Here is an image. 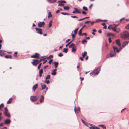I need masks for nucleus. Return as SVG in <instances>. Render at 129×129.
<instances>
[{
    "label": "nucleus",
    "instance_id": "58836bf2",
    "mask_svg": "<svg viewBox=\"0 0 129 129\" xmlns=\"http://www.w3.org/2000/svg\"><path fill=\"white\" fill-rule=\"evenodd\" d=\"M83 9L87 11L88 10V8H87L85 6H83Z\"/></svg>",
    "mask_w": 129,
    "mask_h": 129
},
{
    "label": "nucleus",
    "instance_id": "f8f14e48",
    "mask_svg": "<svg viewBox=\"0 0 129 129\" xmlns=\"http://www.w3.org/2000/svg\"><path fill=\"white\" fill-rule=\"evenodd\" d=\"M39 55H40L39 54L37 53H36L35 55L31 56V57L33 58H38L39 57Z\"/></svg>",
    "mask_w": 129,
    "mask_h": 129
},
{
    "label": "nucleus",
    "instance_id": "6e6d98bb",
    "mask_svg": "<svg viewBox=\"0 0 129 129\" xmlns=\"http://www.w3.org/2000/svg\"><path fill=\"white\" fill-rule=\"evenodd\" d=\"M17 52H16L14 53V55H13V56L14 57H15L16 56V55H17Z\"/></svg>",
    "mask_w": 129,
    "mask_h": 129
},
{
    "label": "nucleus",
    "instance_id": "72a5a7b5",
    "mask_svg": "<svg viewBox=\"0 0 129 129\" xmlns=\"http://www.w3.org/2000/svg\"><path fill=\"white\" fill-rule=\"evenodd\" d=\"M68 51V49L67 48H64L63 50V51L65 53H66Z\"/></svg>",
    "mask_w": 129,
    "mask_h": 129
},
{
    "label": "nucleus",
    "instance_id": "2eb2a0df",
    "mask_svg": "<svg viewBox=\"0 0 129 129\" xmlns=\"http://www.w3.org/2000/svg\"><path fill=\"white\" fill-rule=\"evenodd\" d=\"M39 76L40 77H41L42 75V74L43 73V69H41L39 71Z\"/></svg>",
    "mask_w": 129,
    "mask_h": 129
},
{
    "label": "nucleus",
    "instance_id": "c756f323",
    "mask_svg": "<svg viewBox=\"0 0 129 129\" xmlns=\"http://www.w3.org/2000/svg\"><path fill=\"white\" fill-rule=\"evenodd\" d=\"M48 18H49L50 17H52V15H51V12H49L48 13Z\"/></svg>",
    "mask_w": 129,
    "mask_h": 129
},
{
    "label": "nucleus",
    "instance_id": "9b49d317",
    "mask_svg": "<svg viewBox=\"0 0 129 129\" xmlns=\"http://www.w3.org/2000/svg\"><path fill=\"white\" fill-rule=\"evenodd\" d=\"M33 62H31L32 64L34 66H36L37 64H38V60H33Z\"/></svg>",
    "mask_w": 129,
    "mask_h": 129
},
{
    "label": "nucleus",
    "instance_id": "8fccbe9b",
    "mask_svg": "<svg viewBox=\"0 0 129 129\" xmlns=\"http://www.w3.org/2000/svg\"><path fill=\"white\" fill-rule=\"evenodd\" d=\"M109 41L110 43H111V42L112 41L111 40V39L110 37H109L108 38Z\"/></svg>",
    "mask_w": 129,
    "mask_h": 129
},
{
    "label": "nucleus",
    "instance_id": "7c9ffc66",
    "mask_svg": "<svg viewBox=\"0 0 129 129\" xmlns=\"http://www.w3.org/2000/svg\"><path fill=\"white\" fill-rule=\"evenodd\" d=\"M99 126H101L103 129H106V127L104 125H100Z\"/></svg>",
    "mask_w": 129,
    "mask_h": 129
},
{
    "label": "nucleus",
    "instance_id": "e2e57ef3",
    "mask_svg": "<svg viewBox=\"0 0 129 129\" xmlns=\"http://www.w3.org/2000/svg\"><path fill=\"white\" fill-rule=\"evenodd\" d=\"M111 27H111L110 26H108V29H109V30H110V29H111Z\"/></svg>",
    "mask_w": 129,
    "mask_h": 129
},
{
    "label": "nucleus",
    "instance_id": "37998d69",
    "mask_svg": "<svg viewBox=\"0 0 129 129\" xmlns=\"http://www.w3.org/2000/svg\"><path fill=\"white\" fill-rule=\"evenodd\" d=\"M78 28H77L75 29L74 31V33L75 34H76L77 33V31L78 30Z\"/></svg>",
    "mask_w": 129,
    "mask_h": 129
},
{
    "label": "nucleus",
    "instance_id": "7ed1b4c3",
    "mask_svg": "<svg viewBox=\"0 0 129 129\" xmlns=\"http://www.w3.org/2000/svg\"><path fill=\"white\" fill-rule=\"evenodd\" d=\"M114 25L115 26L114 27H112L111 28V29L117 33H119L121 31V30L120 28H117L118 26V25H116L114 24Z\"/></svg>",
    "mask_w": 129,
    "mask_h": 129
},
{
    "label": "nucleus",
    "instance_id": "473e14b6",
    "mask_svg": "<svg viewBox=\"0 0 129 129\" xmlns=\"http://www.w3.org/2000/svg\"><path fill=\"white\" fill-rule=\"evenodd\" d=\"M48 1L50 3H52L56 2L57 0H48Z\"/></svg>",
    "mask_w": 129,
    "mask_h": 129
},
{
    "label": "nucleus",
    "instance_id": "c85d7f7f",
    "mask_svg": "<svg viewBox=\"0 0 129 129\" xmlns=\"http://www.w3.org/2000/svg\"><path fill=\"white\" fill-rule=\"evenodd\" d=\"M82 28H81L79 31L78 34L79 36H80L82 35Z\"/></svg>",
    "mask_w": 129,
    "mask_h": 129
},
{
    "label": "nucleus",
    "instance_id": "de8ad7c7",
    "mask_svg": "<svg viewBox=\"0 0 129 129\" xmlns=\"http://www.w3.org/2000/svg\"><path fill=\"white\" fill-rule=\"evenodd\" d=\"M63 56V55L62 53H60L59 54H58V56L59 57H62Z\"/></svg>",
    "mask_w": 129,
    "mask_h": 129
},
{
    "label": "nucleus",
    "instance_id": "49530a36",
    "mask_svg": "<svg viewBox=\"0 0 129 129\" xmlns=\"http://www.w3.org/2000/svg\"><path fill=\"white\" fill-rule=\"evenodd\" d=\"M42 65V63H40V64H39V65L38 66V69H39L40 68V67H41V65Z\"/></svg>",
    "mask_w": 129,
    "mask_h": 129
},
{
    "label": "nucleus",
    "instance_id": "1a4fd4ad",
    "mask_svg": "<svg viewBox=\"0 0 129 129\" xmlns=\"http://www.w3.org/2000/svg\"><path fill=\"white\" fill-rule=\"evenodd\" d=\"M45 24L44 22H39L38 24V26L39 27H44Z\"/></svg>",
    "mask_w": 129,
    "mask_h": 129
},
{
    "label": "nucleus",
    "instance_id": "bb28decb",
    "mask_svg": "<svg viewBox=\"0 0 129 129\" xmlns=\"http://www.w3.org/2000/svg\"><path fill=\"white\" fill-rule=\"evenodd\" d=\"M52 21L51 20L50 21L49 24V28H50L52 26Z\"/></svg>",
    "mask_w": 129,
    "mask_h": 129
},
{
    "label": "nucleus",
    "instance_id": "603ef678",
    "mask_svg": "<svg viewBox=\"0 0 129 129\" xmlns=\"http://www.w3.org/2000/svg\"><path fill=\"white\" fill-rule=\"evenodd\" d=\"M71 18H78L76 16H71Z\"/></svg>",
    "mask_w": 129,
    "mask_h": 129
},
{
    "label": "nucleus",
    "instance_id": "4d7b16f0",
    "mask_svg": "<svg viewBox=\"0 0 129 129\" xmlns=\"http://www.w3.org/2000/svg\"><path fill=\"white\" fill-rule=\"evenodd\" d=\"M72 36L73 38H75V35L74 34H72Z\"/></svg>",
    "mask_w": 129,
    "mask_h": 129
},
{
    "label": "nucleus",
    "instance_id": "f704fd0d",
    "mask_svg": "<svg viewBox=\"0 0 129 129\" xmlns=\"http://www.w3.org/2000/svg\"><path fill=\"white\" fill-rule=\"evenodd\" d=\"M63 8L65 10H68L69 9V7L68 6H64Z\"/></svg>",
    "mask_w": 129,
    "mask_h": 129
},
{
    "label": "nucleus",
    "instance_id": "39448f33",
    "mask_svg": "<svg viewBox=\"0 0 129 129\" xmlns=\"http://www.w3.org/2000/svg\"><path fill=\"white\" fill-rule=\"evenodd\" d=\"M72 47V52H75L76 50V47L75 46V45L73 44L72 43L69 46V48H70Z\"/></svg>",
    "mask_w": 129,
    "mask_h": 129
},
{
    "label": "nucleus",
    "instance_id": "5701e85b",
    "mask_svg": "<svg viewBox=\"0 0 129 129\" xmlns=\"http://www.w3.org/2000/svg\"><path fill=\"white\" fill-rule=\"evenodd\" d=\"M12 98H10L9 100L7 101V104H9L10 103L12 102Z\"/></svg>",
    "mask_w": 129,
    "mask_h": 129
},
{
    "label": "nucleus",
    "instance_id": "a18cd8bd",
    "mask_svg": "<svg viewBox=\"0 0 129 129\" xmlns=\"http://www.w3.org/2000/svg\"><path fill=\"white\" fill-rule=\"evenodd\" d=\"M53 56L52 55H50L49 57L48 58V59L53 58Z\"/></svg>",
    "mask_w": 129,
    "mask_h": 129
},
{
    "label": "nucleus",
    "instance_id": "774afa93",
    "mask_svg": "<svg viewBox=\"0 0 129 129\" xmlns=\"http://www.w3.org/2000/svg\"><path fill=\"white\" fill-rule=\"evenodd\" d=\"M85 38H86V40H87V39L89 40L90 39V38L89 37H86Z\"/></svg>",
    "mask_w": 129,
    "mask_h": 129
},
{
    "label": "nucleus",
    "instance_id": "423d86ee",
    "mask_svg": "<svg viewBox=\"0 0 129 129\" xmlns=\"http://www.w3.org/2000/svg\"><path fill=\"white\" fill-rule=\"evenodd\" d=\"M8 110L7 107L5 108V111L4 112V114L6 116L8 117H10L11 115L8 112Z\"/></svg>",
    "mask_w": 129,
    "mask_h": 129
},
{
    "label": "nucleus",
    "instance_id": "aec40b11",
    "mask_svg": "<svg viewBox=\"0 0 129 129\" xmlns=\"http://www.w3.org/2000/svg\"><path fill=\"white\" fill-rule=\"evenodd\" d=\"M74 10H75V12L76 13H79L80 14L81 13L80 11H79L76 8H74Z\"/></svg>",
    "mask_w": 129,
    "mask_h": 129
},
{
    "label": "nucleus",
    "instance_id": "9d476101",
    "mask_svg": "<svg viewBox=\"0 0 129 129\" xmlns=\"http://www.w3.org/2000/svg\"><path fill=\"white\" fill-rule=\"evenodd\" d=\"M38 98L36 96H31L30 97V100L32 102H34L36 101L38 99Z\"/></svg>",
    "mask_w": 129,
    "mask_h": 129
},
{
    "label": "nucleus",
    "instance_id": "4c0bfd02",
    "mask_svg": "<svg viewBox=\"0 0 129 129\" xmlns=\"http://www.w3.org/2000/svg\"><path fill=\"white\" fill-rule=\"evenodd\" d=\"M4 55V54L3 53L2 50H0V56H2Z\"/></svg>",
    "mask_w": 129,
    "mask_h": 129
},
{
    "label": "nucleus",
    "instance_id": "dca6fc26",
    "mask_svg": "<svg viewBox=\"0 0 129 129\" xmlns=\"http://www.w3.org/2000/svg\"><path fill=\"white\" fill-rule=\"evenodd\" d=\"M38 85L37 84H35L33 87V89L35 91L36 89L37 88Z\"/></svg>",
    "mask_w": 129,
    "mask_h": 129
},
{
    "label": "nucleus",
    "instance_id": "09e8293b",
    "mask_svg": "<svg viewBox=\"0 0 129 129\" xmlns=\"http://www.w3.org/2000/svg\"><path fill=\"white\" fill-rule=\"evenodd\" d=\"M52 61H53V60L52 59H51L49 61L48 63L49 64H51V63L52 62Z\"/></svg>",
    "mask_w": 129,
    "mask_h": 129
},
{
    "label": "nucleus",
    "instance_id": "3c124183",
    "mask_svg": "<svg viewBox=\"0 0 129 129\" xmlns=\"http://www.w3.org/2000/svg\"><path fill=\"white\" fill-rule=\"evenodd\" d=\"M91 22V21H86L85 22V23L87 24H88L89 23H90Z\"/></svg>",
    "mask_w": 129,
    "mask_h": 129
},
{
    "label": "nucleus",
    "instance_id": "c9c22d12",
    "mask_svg": "<svg viewBox=\"0 0 129 129\" xmlns=\"http://www.w3.org/2000/svg\"><path fill=\"white\" fill-rule=\"evenodd\" d=\"M61 14H62L64 15H69V13H64V12H62L61 13Z\"/></svg>",
    "mask_w": 129,
    "mask_h": 129
},
{
    "label": "nucleus",
    "instance_id": "f257e3e1",
    "mask_svg": "<svg viewBox=\"0 0 129 129\" xmlns=\"http://www.w3.org/2000/svg\"><path fill=\"white\" fill-rule=\"evenodd\" d=\"M113 48L114 50V54H113L111 53H110L109 55H107V58H109V57H112L115 56H116L115 52H119V50L117 48L115 47V46H113Z\"/></svg>",
    "mask_w": 129,
    "mask_h": 129
},
{
    "label": "nucleus",
    "instance_id": "393cba45",
    "mask_svg": "<svg viewBox=\"0 0 129 129\" xmlns=\"http://www.w3.org/2000/svg\"><path fill=\"white\" fill-rule=\"evenodd\" d=\"M82 57L84 58L85 56H86L87 55V52L86 51H84L83 53H82Z\"/></svg>",
    "mask_w": 129,
    "mask_h": 129
},
{
    "label": "nucleus",
    "instance_id": "4468645a",
    "mask_svg": "<svg viewBox=\"0 0 129 129\" xmlns=\"http://www.w3.org/2000/svg\"><path fill=\"white\" fill-rule=\"evenodd\" d=\"M116 43L117 45L119 47H120L121 44L120 43V41L119 39H117L116 40Z\"/></svg>",
    "mask_w": 129,
    "mask_h": 129
},
{
    "label": "nucleus",
    "instance_id": "864d4df0",
    "mask_svg": "<svg viewBox=\"0 0 129 129\" xmlns=\"http://www.w3.org/2000/svg\"><path fill=\"white\" fill-rule=\"evenodd\" d=\"M48 67V65H46V66H45L44 67V68L45 70V69L46 68Z\"/></svg>",
    "mask_w": 129,
    "mask_h": 129
},
{
    "label": "nucleus",
    "instance_id": "4be33fe9",
    "mask_svg": "<svg viewBox=\"0 0 129 129\" xmlns=\"http://www.w3.org/2000/svg\"><path fill=\"white\" fill-rule=\"evenodd\" d=\"M5 58H7V59L8 58L11 59V58H12V56H11V55H7L5 56Z\"/></svg>",
    "mask_w": 129,
    "mask_h": 129
},
{
    "label": "nucleus",
    "instance_id": "c03bdc74",
    "mask_svg": "<svg viewBox=\"0 0 129 129\" xmlns=\"http://www.w3.org/2000/svg\"><path fill=\"white\" fill-rule=\"evenodd\" d=\"M87 41L85 40H83L82 41V44H84V43L87 42Z\"/></svg>",
    "mask_w": 129,
    "mask_h": 129
},
{
    "label": "nucleus",
    "instance_id": "6ab92c4d",
    "mask_svg": "<svg viewBox=\"0 0 129 129\" xmlns=\"http://www.w3.org/2000/svg\"><path fill=\"white\" fill-rule=\"evenodd\" d=\"M44 97L42 95L40 99V103H42L43 102L44 100Z\"/></svg>",
    "mask_w": 129,
    "mask_h": 129
},
{
    "label": "nucleus",
    "instance_id": "79ce46f5",
    "mask_svg": "<svg viewBox=\"0 0 129 129\" xmlns=\"http://www.w3.org/2000/svg\"><path fill=\"white\" fill-rule=\"evenodd\" d=\"M4 106V105L2 103L0 105V110Z\"/></svg>",
    "mask_w": 129,
    "mask_h": 129
},
{
    "label": "nucleus",
    "instance_id": "680f3d73",
    "mask_svg": "<svg viewBox=\"0 0 129 129\" xmlns=\"http://www.w3.org/2000/svg\"><path fill=\"white\" fill-rule=\"evenodd\" d=\"M95 22L94 21H93L92 22H90L91 23V25H92Z\"/></svg>",
    "mask_w": 129,
    "mask_h": 129
},
{
    "label": "nucleus",
    "instance_id": "ea45409f",
    "mask_svg": "<svg viewBox=\"0 0 129 129\" xmlns=\"http://www.w3.org/2000/svg\"><path fill=\"white\" fill-rule=\"evenodd\" d=\"M96 30L95 29H94L93 30V32L92 33V34L93 35H95V34L94 32H95L96 31Z\"/></svg>",
    "mask_w": 129,
    "mask_h": 129
},
{
    "label": "nucleus",
    "instance_id": "052dcab7",
    "mask_svg": "<svg viewBox=\"0 0 129 129\" xmlns=\"http://www.w3.org/2000/svg\"><path fill=\"white\" fill-rule=\"evenodd\" d=\"M83 57H80V60L81 61H83Z\"/></svg>",
    "mask_w": 129,
    "mask_h": 129
},
{
    "label": "nucleus",
    "instance_id": "412c9836",
    "mask_svg": "<svg viewBox=\"0 0 129 129\" xmlns=\"http://www.w3.org/2000/svg\"><path fill=\"white\" fill-rule=\"evenodd\" d=\"M80 111V108H79L75 109V111L76 113H78Z\"/></svg>",
    "mask_w": 129,
    "mask_h": 129
},
{
    "label": "nucleus",
    "instance_id": "a211bd4d",
    "mask_svg": "<svg viewBox=\"0 0 129 129\" xmlns=\"http://www.w3.org/2000/svg\"><path fill=\"white\" fill-rule=\"evenodd\" d=\"M129 43V41H126L124 42L122 46L123 47H124Z\"/></svg>",
    "mask_w": 129,
    "mask_h": 129
},
{
    "label": "nucleus",
    "instance_id": "a19ab883",
    "mask_svg": "<svg viewBox=\"0 0 129 129\" xmlns=\"http://www.w3.org/2000/svg\"><path fill=\"white\" fill-rule=\"evenodd\" d=\"M45 83H46L47 84H48L50 83V81L49 80H45L44 81Z\"/></svg>",
    "mask_w": 129,
    "mask_h": 129
},
{
    "label": "nucleus",
    "instance_id": "13d9d810",
    "mask_svg": "<svg viewBox=\"0 0 129 129\" xmlns=\"http://www.w3.org/2000/svg\"><path fill=\"white\" fill-rule=\"evenodd\" d=\"M70 40V39H68L65 42L66 43H67Z\"/></svg>",
    "mask_w": 129,
    "mask_h": 129
},
{
    "label": "nucleus",
    "instance_id": "0e129e2a",
    "mask_svg": "<svg viewBox=\"0 0 129 129\" xmlns=\"http://www.w3.org/2000/svg\"><path fill=\"white\" fill-rule=\"evenodd\" d=\"M93 4H91L90 6L89 7V8L90 9H91V7L93 5Z\"/></svg>",
    "mask_w": 129,
    "mask_h": 129
},
{
    "label": "nucleus",
    "instance_id": "6e6552de",
    "mask_svg": "<svg viewBox=\"0 0 129 129\" xmlns=\"http://www.w3.org/2000/svg\"><path fill=\"white\" fill-rule=\"evenodd\" d=\"M35 29L38 33L40 35L43 34L42 32V29L40 28H35Z\"/></svg>",
    "mask_w": 129,
    "mask_h": 129
},
{
    "label": "nucleus",
    "instance_id": "b1692460",
    "mask_svg": "<svg viewBox=\"0 0 129 129\" xmlns=\"http://www.w3.org/2000/svg\"><path fill=\"white\" fill-rule=\"evenodd\" d=\"M107 35L108 36H112L114 37V35L112 33H109L107 34Z\"/></svg>",
    "mask_w": 129,
    "mask_h": 129
},
{
    "label": "nucleus",
    "instance_id": "ddd939ff",
    "mask_svg": "<svg viewBox=\"0 0 129 129\" xmlns=\"http://www.w3.org/2000/svg\"><path fill=\"white\" fill-rule=\"evenodd\" d=\"M11 121L10 119H7L5 120L4 121V123L5 124H8L11 122Z\"/></svg>",
    "mask_w": 129,
    "mask_h": 129
},
{
    "label": "nucleus",
    "instance_id": "a878e982",
    "mask_svg": "<svg viewBox=\"0 0 129 129\" xmlns=\"http://www.w3.org/2000/svg\"><path fill=\"white\" fill-rule=\"evenodd\" d=\"M54 64L55 66V67L56 68H57L58 65V62H55L54 63Z\"/></svg>",
    "mask_w": 129,
    "mask_h": 129
},
{
    "label": "nucleus",
    "instance_id": "20e7f679",
    "mask_svg": "<svg viewBox=\"0 0 129 129\" xmlns=\"http://www.w3.org/2000/svg\"><path fill=\"white\" fill-rule=\"evenodd\" d=\"M100 70V68H98L91 73H90V75H96L98 74L99 73Z\"/></svg>",
    "mask_w": 129,
    "mask_h": 129
},
{
    "label": "nucleus",
    "instance_id": "bf43d9fd",
    "mask_svg": "<svg viewBox=\"0 0 129 129\" xmlns=\"http://www.w3.org/2000/svg\"><path fill=\"white\" fill-rule=\"evenodd\" d=\"M126 28L127 29H129V24H128L126 27Z\"/></svg>",
    "mask_w": 129,
    "mask_h": 129
},
{
    "label": "nucleus",
    "instance_id": "f03ea898",
    "mask_svg": "<svg viewBox=\"0 0 129 129\" xmlns=\"http://www.w3.org/2000/svg\"><path fill=\"white\" fill-rule=\"evenodd\" d=\"M121 37L122 38H127L129 37V33L126 31H125L122 33L121 34Z\"/></svg>",
    "mask_w": 129,
    "mask_h": 129
},
{
    "label": "nucleus",
    "instance_id": "f3484780",
    "mask_svg": "<svg viewBox=\"0 0 129 129\" xmlns=\"http://www.w3.org/2000/svg\"><path fill=\"white\" fill-rule=\"evenodd\" d=\"M89 128L90 129H99V128L94 125L92 126L91 127H90Z\"/></svg>",
    "mask_w": 129,
    "mask_h": 129
},
{
    "label": "nucleus",
    "instance_id": "e433bc0d",
    "mask_svg": "<svg viewBox=\"0 0 129 129\" xmlns=\"http://www.w3.org/2000/svg\"><path fill=\"white\" fill-rule=\"evenodd\" d=\"M50 75H47L46 77L45 78L46 80H47V79H50Z\"/></svg>",
    "mask_w": 129,
    "mask_h": 129
},
{
    "label": "nucleus",
    "instance_id": "69168bd1",
    "mask_svg": "<svg viewBox=\"0 0 129 129\" xmlns=\"http://www.w3.org/2000/svg\"><path fill=\"white\" fill-rule=\"evenodd\" d=\"M4 125V124L3 123H2L0 124V126H3Z\"/></svg>",
    "mask_w": 129,
    "mask_h": 129
},
{
    "label": "nucleus",
    "instance_id": "5fc2aeb1",
    "mask_svg": "<svg viewBox=\"0 0 129 129\" xmlns=\"http://www.w3.org/2000/svg\"><path fill=\"white\" fill-rule=\"evenodd\" d=\"M82 13L83 14H87L86 12L84 11H82Z\"/></svg>",
    "mask_w": 129,
    "mask_h": 129
},
{
    "label": "nucleus",
    "instance_id": "2f4dec72",
    "mask_svg": "<svg viewBox=\"0 0 129 129\" xmlns=\"http://www.w3.org/2000/svg\"><path fill=\"white\" fill-rule=\"evenodd\" d=\"M56 74V72L52 70V72L51 73V74L53 75H55Z\"/></svg>",
    "mask_w": 129,
    "mask_h": 129
},
{
    "label": "nucleus",
    "instance_id": "cd10ccee",
    "mask_svg": "<svg viewBox=\"0 0 129 129\" xmlns=\"http://www.w3.org/2000/svg\"><path fill=\"white\" fill-rule=\"evenodd\" d=\"M41 86L42 87L41 88L42 89H45L46 87V85L45 84L41 85Z\"/></svg>",
    "mask_w": 129,
    "mask_h": 129
},
{
    "label": "nucleus",
    "instance_id": "338daca9",
    "mask_svg": "<svg viewBox=\"0 0 129 129\" xmlns=\"http://www.w3.org/2000/svg\"><path fill=\"white\" fill-rule=\"evenodd\" d=\"M103 28L104 29H106L107 28V26H106V25L105 26H104L103 27Z\"/></svg>",
    "mask_w": 129,
    "mask_h": 129
},
{
    "label": "nucleus",
    "instance_id": "0eeeda50",
    "mask_svg": "<svg viewBox=\"0 0 129 129\" xmlns=\"http://www.w3.org/2000/svg\"><path fill=\"white\" fill-rule=\"evenodd\" d=\"M57 3L59 4L58 5V6H62L64 5V4L63 3H66V2L64 1L61 0L58 1Z\"/></svg>",
    "mask_w": 129,
    "mask_h": 129
}]
</instances>
